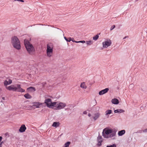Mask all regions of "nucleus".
Here are the masks:
<instances>
[{"label": "nucleus", "mask_w": 147, "mask_h": 147, "mask_svg": "<svg viewBox=\"0 0 147 147\" xmlns=\"http://www.w3.org/2000/svg\"><path fill=\"white\" fill-rule=\"evenodd\" d=\"M25 97L27 99H30L32 98V96L28 94H26L24 95Z\"/></svg>", "instance_id": "24"}, {"label": "nucleus", "mask_w": 147, "mask_h": 147, "mask_svg": "<svg viewBox=\"0 0 147 147\" xmlns=\"http://www.w3.org/2000/svg\"><path fill=\"white\" fill-rule=\"evenodd\" d=\"M26 129V128L25 125H22L19 129V131L21 133L24 132Z\"/></svg>", "instance_id": "11"}, {"label": "nucleus", "mask_w": 147, "mask_h": 147, "mask_svg": "<svg viewBox=\"0 0 147 147\" xmlns=\"http://www.w3.org/2000/svg\"><path fill=\"white\" fill-rule=\"evenodd\" d=\"M28 92L30 93L36 91L35 88L33 87H31L27 88Z\"/></svg>", "instance_id": "14"}, {"label": "nucleus", "mask_w": 147, "mask_h": 147, "mask_svg": "<svg viewBox=\"0 0 147 147\" xmlns=\"http://www.w3.org/2000/svg\"><path fill=\"white\" fill-rule=\"evenodd\" d=\"M78 43H84L86 42L84 40H82V41H78Z\"/></svg>", "instance_id": "30"}, {"label": "nucleus", "mask_w": 147, "mask_h": 147, "mask_svg": "<svg viewBox=\"0 0 147 147\" xmlns=\"http://www.w3.org/2000/svg\"><path fill=\"white\" fill-rule=\"evenodd\" d=\"M98 145L99 146L101 145V143L102 142V138L101 136H99L97 138Z\"/></svg>", "instance_id": "13"}, {"label": "nucleus", "mask_w": 147, "mask_h": 147, "mask_svg": "<svg viewBox=\"0 0 147 147\" xmlns=\"http://www.w3.org/2000/svg\"><path fill=\"white\" fill-rule=\"evenodd\" d=\"M101 113L99 112L94 113L92 117L90 118L91 120L95 121L98 119L100 117Z\"/></svg>", "instance_id": "8"}, {"label": "nucleus", "mask_w": 147, "mask_h": 147, "mask_svg": "<svg viewBox=\"0 0 147 147\" xmlns=\"http://www.w3.org/2000/svg\"><path fill=\"white\" fill-rule=\"evenodd\" d=\"M14 91L20 92H24L25 90L21 88V85L17 84L14 85Z\"/></svg>", "instance_id": "9"}, {"label": "nucleus", "mask_w": 147, "mask_h": 147, "mask_svg": "<svg viewBox=\"0 0 147 147\" xmlns=\"http://www.w3.org/2000/svg\"><path fill=\"white\" fill-rule=\"evenodd\" d=\"M2 142H1V143H0V147H2Z\"/></svg>", "instance_id": "36"}, {"label": "nucleus", "mask_w": 147, "mask_h": 147, "mask_svg": "<svg viewBox=\"0 0 147 147\" xmlns=\"http://www.w3.org/2000/svg\"><path fill=\"white\" fill-rule=\"evenodd\" d=\"M112 44V42L111 40L109 38L105 40L102 43V47L104 48H107L110 46Z\"/></svg>", "instance_id": "6"}, {"label": "nucleus", "mask_w": 147, "mask_h": 147, "mask_svg": "<svg viewBox=\"0 0 147 147\" xmlns=\"http://www.w3.org/2000/svg\"><path fill=\"white\" fill-rule=\"evenodd\" d=\"M88 116L89 117H90V118L92 117L91 114L90 113L88 114Z\"/></svg>", "instance_id": "33"}, {"label": "nucleus", "mask_w": 147, "mask_h": 147, "mask_svg": "<svg viewBox=\"0 0 147 147\" xmlns=\"http://www.w3.org/2000/svg\"><path fill=\"white\" fill-rule=\"evenodd\" d=\"M44 102L46 104L47 107L51 109L54 108L55 104V102H52L51 99L49 98L45 99Z\"/></svg>", "instance_id": "5"}, {"label": "nucleus", "mask_w": 147, "mask_h": 147, "mask_svg": "<svg viewBox=\"0 0 147 147\" xmlns=\"http://www.w3.org/2000/svg\"><path fill=\"white\" fill-rule=\"evenodd\" d=\"M83 113L84 114H86L87 113L86 111H84Z\"/></svg>", "instance_id": "34"}, {"label": "nucleus", "mask_w": 147, "mask_h": 147, "mask_svg": "<svg viewBox=\"0 0 147 147\" xmlns=\"http://www.w3.org/2000/svg\"><path fill=\"white\" fill-rule=\"evenodd\" d=\"M143 131L144 132V133H146V132H147V128L146 129H145Z\"/></svg>", "instance_id": "32"}, {"label": "nucleus", "mask_w": 147, "mask_h": 147, "mask_svg": "<svg viewBox=\"0 0 147 147\" xmlns=\"http://www.w3.org/2000/svg\"><path fill=\"white\" fill-rule=\"evenodd\" d=\"M70 144V142H68L65 143L64 145V147H68L69 145Z\"/></svg>", "instance_id": "27"}, {"label": "nucleus", "mask_w": 147, "mask_h": 147, "mask_svg": "<svg viewBox=\"0 0 147 147\" xmlns=\"http://www.w3.org/2000/svg\"><path fill=\"white\" fill-rule=\"evenodd\" d=\"M109 90V89L108 88H106L104 90H102L99 92V95H102L107 93Z\"/></svg>", "instance_id": "12"}, {"label": "nucleus", "mask_w": 147, "mask_h": 147, "mask_svg": "<svg viewBox=\"0 0 147 147\" xmlns=\"http://www.w3.org/2000/svg\"><path fill=\"white\" fill-rule=\"evenodd\" d=\"M106 147H116V144H114L112 145H108Z\"/></svg>", "instance_id": "28"}, {"label": "nucleus", "mask_w": 147, "mask_h": 147, "mask_svg": "<svg viewBox=\"0 0 147 147\" xmlns=\"http://www.w3.org/2000/svg\"><path fill=\"white\" fill-rule=\"evenodd\" d=\"M60 125V123L59 122H54L52 125V126L55 128L59 127Z\"/></svg>", "instance_id": "17"}, {"label": "nucleus", "mask_w": 147, "mask_h": 147, "mask_svg": "<svg viewBox=\"0 0 147 147\" xmlns=\"http://www.w3.org/2000/svg\"><path fill=\"white\" fill-rule=\"evenodd\" d=\"M99 37V36L98 35H96L95 36L93 37V39L94 40H96Z\"/></svg>", "instance_id": "25"}, {"label": "nucleus", "mask_w": 147, "mask_h": 147, "mask_svg": "<svg viewBox=\"0 0 147 147\" xmlns=\"http://www.w3.org/2000/svg\"><path fill=\"white\" fill-rule=\"evenodd\" d=\"M12 82V80L10 79H9L8 81L7 80L5 81L4 82V84L5 85L7 86L11 84Z\"/></svg>", "instance_id": "19"}, {"label": "nucleus", "mask_w": 147, "mask_h": 147, "mask_svg": "<svg viewBox=\"0 0 147 147\" xmlns=\"http://www.w3.org/2000/svg\"><path fill=\"white\" fill-rule=\"evenodd\" d=\"M53 54V47L47 45V57H51Z\"/></svg>", "instance_id": "7"}, {"label": "nucleus", "mask_w": 147, "mask_h": 147, "mask_svg": "<svg viewBox=\"0 0 147 147\" xmlns=\"http://www.w3.org/2000/svg\"><path fill=\"white\" fill-rule=\"evenodd\" d=\"M74 42H75L76 43H78V41H74Z\"/></svg>", "instance_id": "37"}, {"label": "nucleus", "mask_w": 147, "mask_h": 147, "mask_svg": "<svg viewBox=\"0 0 147 147\" xmlns=\"http://www.w3.org/2000/svg\"><path fill=\"white\" fill-rule=\"evenodd\" d=\"M64 38L67 42H70L71 40V38L70 37H69L67 39L65 37H64Z\"/></svg>", "instance_id": "26"}, {"label": "nucleus", "mask_w": 147, "mask_h": 147, "mask_svg": "<svg viewBox=\"0 0 147 147\" xmlns=\"http://www.w3.org/2000/svg\"><path fill=\"white\" fill-rule=\"evenodd\" d=\"M112 102L114 104L117 105L119 104V100L116 98H114L111 100Z\"/></svg>", "instance_id": "18"}, {"label": "nucleus", "mask_w": 147, "mask_h": 147, "mask_svg": "<svg viewBox=\"0 0 147 147\" xmlns=\"http://www.w3.org/2000/svg\"><path fill=\"white\" fill-rule=\"evenodd\" d=\"M2 139V137L1 136H0V142L1 141Z\"/></svg>", "instance_id": "35"}, {"label": "nucleus", "mask_w": 147, "mask_h": 147, "mask_svg": "<svg viewBox=\"0 0 147 147\" xmlns=\"http://www.w3.org/2000/svg\"><path fill=\"white\" fill-rule=\"evenodd\" d=\"M14 1H18L19 2H24V1L23 0H14Z\"/></svg>", "instance_id": "31"}, {"label": "nucleus", "mask_w": 147, "mask_h": 147, "mask_svg": "<svg viewBox=\"0 0 147 147\" xmlns=\"http://www.w3.org/2000/svg\"><path fill=\"white\" fill-rule=\"evenodd\" d=\"M125 38H126L125 37H124V38L123 39H125Z\"/></svg>", "instance_id": "39"}, {"label": "nucleus", "mask_w": 147, "mask_h": 147, "mask_svg": "<svg viewBox=\"0 0 147 147\" xmlns=\"http://www.w3.org/2000/svg\"><path fill=\"white\" fill-rule=\"evenodd\" d=\"M86 43L87 45H90L93 44V42L91 40H90L89 41H86Z\"/></svg>", "instance_id": "23"}, {"label": "nucleus", "mask_w": 147, "mask_h": 147, "mask_svg": "<svg viewBox=\"0 0 147 147\" xmlns=\"http://www.w3.org/2000/svg\"><path fill=\"white\" fill-rule=\"evenodd\" d=\"M24 45L28 52L30 54H32L35 51V49L33 45L26 39L24 40Z\"/></svg>", "instance_id": "3"}, {"label": "nucleus", "mask_w": 147, "mask_h": 147, "mask_svg": "<svg viewBox=\"0 0 147 147\" xmlns=\"http://www.w3.org/2000/svg\"><path fill=\"white\" fill-rule=\"evenodd\" d=\"M80 87L82 89L85 90L87 88V86L85 82H83L81 83Z\"/></svg>", "instance_id": "15"}, {"label": "nucleus", "mask_w": 147, "mask_h": 147, "mask_svg": "<svg viewBox=\"0 0 147 147\" xmlns=\"http://www.w3.org/2000/svg\"><path fill=\"white\" fill-rule=\"evenodd\" d=\"M11 43L14 48L18 50L21 49L20 42L17 37L14 36L11 38Z\"/></svg>", "instance_id": "2"}, {"label": "nucleus", "mask_w": 147, "mask_h": 147, "mask_svg": "<svg viewBox=\"0 0 147 147\" xmlns=\"http://www.w3.org/2000/svg\"><path fill=\"white\" fill-rule=\"evenodd\" d=\"M112 110L110 109L108 110L105 112V115L107 117H109V115L111 114L112 113Z\"/></svg>", "instance_id": "16"}, {"label": "nucleus", "mask_w": 147, "mask_h": 147, "mask_svg": "<svg viewBox=\"0 0 147 147\" xmlns=\"http://www.w3.org/2000/svg\"><path fill=\"white\" fill-rule=\"evenodd\" d=\"M115 27V26L114 25H113L110 28V30H112L113 29H114Z\"/></svg>", "instance_id": "29"}, {"label": "nucleus", "mask_w": 147, "mask_h": 147, "mask_svg": "<svg viewBox=\"0 0 147 147\" xmlns=\"http://www.w3.org/2000/svg\"><path fill=\"white\" fill-rule=\"evenodd\" d=\"M125 130H122L118 132V135L119 136H121L124 134H125Z\"/></svg>", "instance_id": "22"}, {"label": "nucleus", "mask_w": 147, "mask_h": 147, "mask_svg": "<svg viewBox=\"0 0 147 147\" xmlns=\"http://www.w3.org/2000/svg\"><path fill=\"white\" fill-rule=\"evenodd\" d=\"M6 88L9 90H12L14 91V85H11L7 87Z\"/></svg>", "instance_id": "20"}, {"label": "nucleus", "mask_w": 147, "mask_h": 147, "mask_svg": "<svg viewBox=\"0 0 147 147\" xmlns=\"http://www.w3.org/2000/svg\"><path fill=\"white\" fill-rule=\"evenodd\" d=\"M55 104L54 108L56 110H61L64 108L66 106V104L64 102H55Z\"/></svg>", "instance_id": "4"}, {"label": "nucleus", "mask_w": 147, "mask_h": 147, "mask_svg": "<svg viewBox=\"0 0 147 147\" xmlns=\"http://www.w3.org/2000/svg\"><path fill=\"white\" fill-rule=\"evenodd\" d=\"M102 134L105 138H108L114 136L116 134V132L113 131L111 129L105 128L103 129Z\"/></svg>", "instance_id": "1"}, {"label": "nucleus", "mask_w": 147, "mask_h": 147, "mask_svg": "<svg viewBox=\"0 0 147 147\" xmlns=\"http://www.w3.org/2000/svg\"><path fill=\"white\" fill-rule=\"evenodd\" d=\"M115 113H121L125 112L124 110L122 109H117L114 110Z\"/></svg>", "instance_id": "21"}, {"label": "nucleus", "mask_w": 147, "mask_h": 147, "mask_svg": "<svg viewBox=\"0 0 147 147\" xmlns=\"http://www.w3.org/2000/svg\"><path fill=\"white\" fill-rule=\"evenodd\" d=\"M72 40V41L73 42H74V41H75V40Z\"/></svg>", "instance_id": "38"}, {"label": "nucleus", "mask_w": 147, "mask_h": 147, "mask_svg": "<svg viewBox=\"0 0 147 147\" xmlns=\"http://www.w3.org/2000/svg\"><path fill=\"white\" fill-rule=\"evenodd\" d=\"M42 105V103L38 102H34L33 103V105L31 106V107L34 109L35 108H40Z\"/></svg>", "instance_id": "10"}]
</instances>
